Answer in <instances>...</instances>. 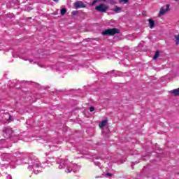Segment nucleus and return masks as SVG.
<instances>
[{
	"mask_svg": "<svg viewBox=\"0 0 179 179\" xmlns=\"http://www.w3.org/2000/svg\"><path fill=\"white\" fill-rule=\"evenodd\" d=\"M57 164H59V170L65 169V173H72V171H73V173H78L80 169V166L69 162L68 159H59Z\"/></svg>",
	"mask_w": 179,
	"mask_h": 179,
	"instance_id": "f257e3e1",
	"label": "nucleus"
},
{
	"mask_svg": "<svg viewBox=\"0 0 179 179\" xmlns=\"http://www.w3.org/2000/svg\"><path fill=\"white\" fill-rule=\"evenodd\" d=\"M118 33H120V29L117 28L106 29L102 31L103 36H115V34H118Z\"/></svg>",
	"mask_w": 179,
	"mask_h": 179,
	"instance_id": "f03ea898",
	"label": "nucleus"
},
{
	"mask_svg": "<svg viewBox=\"0 0 179 179\" xmlns=\"http://www.w3.org/2000/svg\"><path fill=\"white\" fill-rule=\"evenodd\" d=\"M16 156H17V153H14L13 155L10 154L4 153L1 155V158L3 161L6 160L7 162H9V160H11V162H15Z\"/></svg>",
	"mask_w": 179,
	"mask_h": 179,
	"instance_id": "7ed1b4c3",
	"label": "nucleus"
},
{
	"mask_svg": "<svg viewBox=\"0 0 179 179\" xmlns=\"http://www.w3.org/2000/svg\"><path fill=\"white\" fill-rule=\"evenodd\" d=\"M169 10H170V4H166L164 6L161 7L158 14L159 17L164 16V15H166Z\"/></svg>",
	"mask_w": 179,
	"mask_h": 179,
	"instance_id": "20e7f679",
	"label": "nucleus"
},
{
	"mask_svg": "<svg viewBox=\"0 0 179 179\" xmlns=\"http://www.w3.org/2000/svg\"><path fill=\"white\" fill-rule=\"evenodd\" d=\"M95 9L97 10V12H101V13H104V12H107L108 10V6L101 3L95 7Z\"/></svg>",
	"mask_w": 179,
	"mask_h": 179,
	"instance_id": "39448f33",
	"label": "nucleus"
},
{
	"mask_svg": "<svg viewBox=\"0 0 179 179\" xmlns=\"http://www.w3.org/2000/svg\"><path fill=\"white\" fill-rule=\"evenodd\" d=\"M34 174H38L41 171V167H40V162L38 161H34L32 164Z\"/></svg>",
	"mask_w": 179,
	"mask_h": 179,
	"instance_id": "423d86ee",
	"label": "nucleus"
},
{
	"mask_svg": "<svg viewBox=\"0 0 179 179\" xmlns=\"http://www.w3.org/2000/svg\"><path fill=\"white\" fill-rule=\"evenodd\" d=\"M85 3H83L82 1H76L75 3V8L76 9H79V8H85Z\"/></svg>",
	"mask_w": 179,
	"mask_h": 179,
	"instance_id": "0eeeda50",
	"label": "nucleus"
},
{
	"mask_svg": "<svg viewBox=\"0 0 179 179\" xmlns=\"http://www.w3.org/2000/svg\"><path fill=\"white\" fill-rule=\"evenodd\" d=\"M107 120H103L101 123H99V128H104L106 125H107Z\"/></svg>",
	"mask_w": 179,
	"mask_h": 179,
	"instance_id": "6e6552de",
	"label": "nucleus"
},
{
	"mask_svg": "<svg viewBox=\"0 0 179 179\" xmlns=\"http://www.w3.org/2000/svg\"><path fill=\"white\" fill-rule=\"evenodd\" d=\"M148 22L150 29H153L155 27V21L152 19H150Z\"/></svg>",
	"mask_w": 179,
	"mask_h": 179,
	"instance_id": "1a4fd4ad",
	"label": "nucleus"
},
{
	"mask_svg": "<svg viewBox=\"0 0 179 179\" xmlns=\"http://www.w3.org/2000/svg\"><path fill=\"white\" fill-rule=\"evenodd\" d=\"M175 38H176V44L177 45H178V44H179V34H178V35H175Z\"/></svg>",
	"mask_w": 179,
	"mask_h": 179,
	"instance_id": "9d476101",
	"label": "nucleus"
},
{
	"mask_svg": "<svg viewBox=\"0 0 179 179\" xmlns=\"http://www.w3.org/2000/svg\"><path fill=\"white\" fill-rule=\"evenodd\" d=\"M60 13H61L62 16H64V15H65V13H66V8H62Z\"/></svg>",
	"mask_w": 179,
	"mask_h": 179,
	"instance_id": "9b49d317",
	"label": "nucleus"
},
{
	"mask_svg": "<svg viewBox=\"0 0 179 179\" xmlns=\"http://www.w3.org/2000/svg\"><path fill=\"white\" fill-rule=\"evenodd\" d=\"M159 52H156L154 57H153V59H157V58H159Z\"/></svg>",
	"mask_w": 179,
	"mask_h": 179,
	"instance_id": "f8f14e48",
	"label": "nucleus"
},
{
	"mask_svg": "<svg viewBox=\"0 0 179 179\" xmlns=\"http://www.w3.org/2000/svg\"><path fill=\"white\" fill-rule=\"evenodd\" d=\"M112 176H113V174H111L110 173H106V175H105V177H106V178H108Z\"/></svg>",
	"mask_w": 179,
	"mask_h": 179,
	"instance_id": "ddd939ff",
	"label": "nucleus"
},
{
	"mask_svg": "<svg viewBox=\"0 0 179 179\" xmlns=\"http://www.w3.org/2000/svg\"><path fill=\"white\" fill-rule=\"evenodd\" d=\"M114 10H115V12L118 13V12H120V10H121V8L120 7H116L114 9Z\"/></svg>",
	"mask_w": 179,
	"mask_h": 179,
	"instance_id": "4468645a",
	"label": "nucleus"
},
{
	"mask_svg": "<svg viewBox=\"0 0 179 179\" xmlns=\"http://www.w3.org/2000/svg\"><path fill=\"white\" fill-rule=\"evenodd\" d=\"M94 163L96 166H100V162L94 161Z\"/></svg>",
	"mask_w": 179,
	"mask_h": 179,
	"instance_id": "2eb2a0df",
	"label": "nucleus"
},
{
	"mask_svg": "<svg viewBox=\"0 0 179 179\" xmlns=\"http://www.w3.org/2000/svg\"><path fill=\"white\" fill-rule=\"evenodd\" d=\"M120 2H123L124 3H127L128 0H120Z\"/></svg>",
	"mask_w": 179,
	"mask_h": 179,
	"instance_id": "dca6fc26",
	"label": "nucleus"
},
{
	"mask_svg": "<svg viewBox=\"0 0 179 179\" xmlns=\"http://www.w3.org/2000/svg\"><path fill=\"white\" fill-rule=\"evenodd\" d=\"M28 60L30 62V64H36V62H34L33 60H31L30 59H29Z\"/></svg>",
	"mask_w": 179,
	"mask_h": 179,
	"instance_id": "f3484780",
	"label": "nucleus"
},
{
	"mask_svg": "<svg viewBox=\"0 0 179 179\" xmlns=\"http://www.w3.org/2000/svg\"><path fill=\"white\" fill-rule=\"evenodd\" d=\"M90 111L92 113V111H94V107L90 108Z\"/></svg>",
	"mask_w": 179,
	"mask_h": 179,
	"instance_id": "a211bd4d",
	"label": "nucleus"
},
{
	"mask_svg": "<svg viewBox=\"0 0 179 179\" xmlns=\"http://www.w3.org/2000/svg\"><path fill=\"white\" fill-rule=\"evenodd\" d=\"M6 178L7 179H12V176L10 175H7Z\"/></svg>",
	"mask_w": 179,
	"mask_h": 179,
	"instance_id": "6ab92c4d",
	"label": "nucleus"
},
{
	"mask_svg": "<svg viewBox=\"0 0 179 179\" xmlns=\"http://www.w3.org/2000/svg\"><path fill=\"white\" fill-rule=\"evenodd\" d=\"M97 3V0H94V1L92 2L93 5H94V3Z\"/></svg>",
	"mask_w": 179,
	"mask_h": 179,
	"instance_id": "aec40b11",
	"label": "nucleus"
},
{
	"mask_svg": "<svg viewBox=\"0 0 179 179\" xmlns=\"http://www.w3.org/2000/svg\"><path fill=\"white\" fill-rule=\"evenodd\" d=\"M110 3L111 5H114V3H115V2H114V1H110Z\"/></svg>",
	"mask_w": 179,
	"mask_h": 179,
	"instance_id": "412c9836",
	"label": "nucleus"
},
{
	"mask_svg": "<svg viewBox=\"0 0 179 179\" xmlns=\"http://www.w3.org/2000/svg\"><path fill=\"white\" fill-rule=\"evenodd\" d=\"M23 59H24V61H27L29 59H27V58H23Z\"/></svg>",
	"mask_w": 179,
	"mask_h": 179,
	"instance_id": "4be33fe9",
	"label": "nucleus"
},
{
	"mask_svg": "<svg viewBox=\"0 0 179 179\" xmlns=\"http://www.w3.org/2000/svg\"><path fill=\"white\" fill-rule=\"evenodd\" d=\"M54 2H58L59 0H53Z\"/></svg>",
	"mask_w": 179,
	"mask_h": 179,
	"instance_id": "5701e85b",
	"label": "nucleus"
},
{
	"mask_svg": "<svg viewBox=\"0 0 179 179\" xmlns=\"http://www.w3.org/2000/svg\"><path fill=\"white\" fill-rule=\"evenodd\" d=\"M9 120H10V116L9 117Z\"/></svg>",
	"mask_w": 179,
	"mask_h": 179,
	"instance_id": "b1692460",
	"label": "nucleus"
},
{
	"mask_svg": "<svg viewBox=\"0 0 179 179\" xmlns=\"http://www.w3.org/2000/svg\"><path fill=\"white\" fill-rule=\"evenodd\" d=\"M175 1H178V0H175Z\"/></svg>",
	"mask_w": 179,
	"mask_h": 179,
	"instance_id": "393cba45",
	"label": "nucleus"
}]
</instances>
